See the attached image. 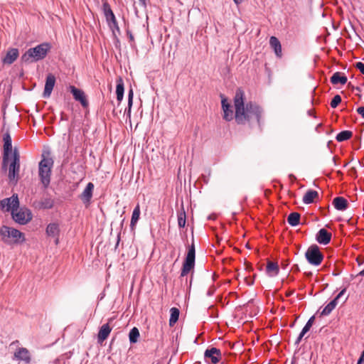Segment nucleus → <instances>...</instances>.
Returning <instances> with one entry per match:
<instances>
[{
	"instance_id": "f257e3e1",
	"label": "nucleus",
	"mask_w": 364,
	"mask_h": 364,
	"mask_svg": "<svg viewBox=\"0 0 364 364\" xmlns=\"http://www.w3.org/2000/svg\"><path fill=\"white\" fill-rule=\"evenodd\" d=\"M245 92L238 88L234 97L235 119L238 124H248L252 126L255 122L262 129L263 109L255 102H248L245 105Z\"/></svg>"
},
{
	"instance_id": "f03ea898",
	"label": "nucleus",
	"mask_w": 364,
	"mask_h": 364,
	"mask_svg": "<svg viewBox=\"0 0 364 364\" xmlns=\"http://www.w3.org/2000/svg\"><path fill=\"white\" fill-rule=\"evenodd\" d=\"M0 205L6 211H10L14 220L20 225H26L32 220V213L29 209L18 208L19 200L16 194L1 200Z\"/></svg>"
},
{
	"instance_id": "7ed1b4c3",
	"label": "nucleus",
	"mask_w": 364,
	"mask_h": 364,
	"mask_svg": "<svg viewBox=\"0 0 364 364\" xmlns=\"http://www.w3.org/2000/svg\"><path fill=\"white\" fill-rule=\"evenodd\" d=\"M20 153L16 147H14L12 156L7 157L4 161L2 157L1 169L3 171L8 172V178L9 181L16 185L20 179L21 168Z\"/></svg>"
},
{
	"instance_id": "20e7f679",
	"label": "nucleus",
	"mask_w": 364,
	"mask_h": 364,
	"mask_svg": "<svg viewBox=\"0 0 364 364\" xmlns=\"http://www.w3.org/2000/svg\"><path fill=\"white\" fill-rule=\"evenodd\" d=\"M51 46L48 43H43L34 48H31L26 50L21 57L22 63L29 64L38 62L46 58Z\"/></svg>"
},
{
	"instance_id": "39448f33",
	"label": "nucleus",
	"mask_w": 364,
	"mask_h": 364,
	"mask_svg": "<svg viewBox=\"0 0 364 364\" xmlns=\"http://www.w3.org/2000/svg\"><path fill=\"white\" fill-rule=\"evenodd\" d=\"M0 237L4 244L10 246L21 245L26 241L23 232L6 225H2L0 228Z\"/></svg>"
},
{
	"instance_id": "423d86ee",
	"label": "nucleus",
	"mask_w": 364,
	"mask_h": 364,
	"mask_svg": "<svg viewBox=\"0 0 364 364\" xmlns=\"http://www.w3.org/2000/svg\"><path fill=\"white\" fill-rule=\"evenodd\" d=\"M53 164L52 158L44 156L38 164V176L44 188H47L50 185Z\"/></svg>"
},
{
	"instance_id": "0eeeda50",
	"label": "nucleus",
	"mask_w": 364,
	"mask_h": 364,
	"mask_svg": "<svg viewBox=\"0 0 364 364\" xmlns=\"http://www.w3.org/2000/svg\"><path fill=\"white\" fill-rule=\"evenodd\" d=\"M102 11L109 28L112 30L113 35L116 36V32L120 33V29L116 17L107 1L103 2Z\"/></svg>"
},
{
	"instance_id": "6e6552de",
	"label": "nucleus",
	"mask_w": 364,
	"mask_h": 364,
	"mask_svg": "<svg viewBox=\"0 0 364 364\" xmlns=\"http://www.w3.org/2000/svg\"><path fill=\"white\" fill-rule=\"evenodd\" d=\"M196 259V250L194 242L189 246L181 272V277L187 275L194 268Z\"/></svg>"
},
{
	"instance_id": "1a4fd4ad",
	"label": "nucleus",
	"mask_w": 364,
	"mask_h": 364,
	"mask_svg": "<svg viewBox=\"0 0 364 364\" xmlns=\"http://www.w3.org/2000/svg\"><path fill=\"white\" fill-rule=\"evenodd\" d=\"M305 257L310 264L318 266L323 259V255L320 251L317 245H311L306 251Z\"/></svg>"
},
{
	"instance_id": "9d476101",
	"label": "nucleus",
	"mask_w": 364,
	"mask_h": 364,
	"mask_svg": "<svg viewBox=\"0 0 364 364\" xmlns=\"http://www.w3.org/2000/svg\"><path fill=\"white\" fill-rule=\"evenodd\" d=\"M3 154L4 161L7 159V157L12 156L13 147H12V139L9 129L6 131L3 134Z\"/></svg>"
},
{
	"instance_id": "9b49d317",
	"label": "nucleus",
	"mask_w": 364,
	"mask_h": 364,
	"mask_svg": "<svg viewBox=\"0 0 364 364\" xmlns=\"http://www.w3.org/2000/svg\"><path fill=\"white\" fill-rule=\"evenodd\" d=\"M68 89L72 93L75 100L79 102L84 108L88 107L89 102L87 100L85 93L83 90L78 89L73 85H70Z\"/></svg>"
},
{
	"instance_id": "f8f14e48",
	"label": "nucleus",
	"mask_w": 364,
	"mask_h": 364,
	"mask_svg": "<svg viewBox=\"0 0 364 364\" xmlns=\"http://www.w3.org/2000/svg\"><path fill=\"white\" fill-rule=\"evenodd\" d=\"M346 288L343 289L338 295L330 301L321 311V316H328L336 307L338 304V299L346 293Z\"/></svg>"
},
{
	"instance_id": "ddd939ff",
	"label": "nucleus",
	"mask_w": 364,
	"mask_h": 364,
	"mask_svg": "<svg viewBox=\"0 0 364 364\" xmlns=\"http://www.w3.org/2000/svg\"><path fill=\"white\" fill-rule=\"evenodd\" d=\"M205 358H210L213 364H217L221 359V351L220 349L212 347L208 348L204 353Z\"/></svg>"
},
{
	"instance_id": "4468645a",
	"label": "nucleus",
	"mask_w": 364,
	"mask_h": 364,
	"mask_svg": "<svg viewBox=\"0 0 364 364\" xmlns=\"http://www.w3.org/2000/svg\"><path fill=\"white\" fill-rule=\"evenodd\" d=\"M94 190V184L91 182L88 183L82 191V193L80 196V198L86 205H89L91 202V199L92 198Z\"/></svg>"
},
{
	"instance_id": "2eb2a0df",
	"label": "nucleus",
	"mask_w": 364,
	"mask_h": 364,
	"mask_svg": "<svg viewBox=\"0 0 364 364\" xmlns=\"http://www.w3.org/2000/svg\"><path fill=\"white\" fill-rule=\"evenodd\" d=\"M55 76L52 74H48L46 77L44 91L43 93V97L44 98H48L50 96L51 92L55 86Z\"/></svg>"
},
{
	"instance_id": "dca6fc26",
	"label": "nucleus",
	"mask_w": 364,
	"mask_h": 364,
	"mask_svg": "<svg viewBox=\"0 0 364 364\" xmlns=\"http://www.w3.org/2000/svg\"><path fill=\"white\" fill-rule=\"evenodd\" d=\"M331 237L332 235L330 232L324 228H321L317 232L316 240L319 244L326 245L330 242Z\"/></svg>"
},
{
	"instance_id": "f3484780",
	"label": "nucleus",
	"mask_w": 364,
	"mask_h": 364,
	"mask_svg": "<svg viewBox=\"0 0 364 364\" xmlns=\"http://www.w3.org/2000/svg\"><path fill=\"white\" fill-rule=\"evenodd\" d=\"M14 358L19 361H24L26 363L31 362V355L26 348H19L14 353Z\"/></svg>"
},
{
	"instance_id": "a211bd4d",
	"label": "nucleus",
	"mask_w": 364,
	"mask_h": 364,
	"mask_svg": "<svg viewBox=\"0 0 364 364\" xmlns=\"http://www.w3.org/2000/svg\"><path fill=\"white\" fill-rule=\"evenodd\" d=\"M54 205L55 201L50 197L43 198L41 200L34 203V205L36 208L43 210L51 209L53 208Z\"/></svg>"
},
{
	"instance_id": "6ab92c4d",
	"label": "nucleus",
	"mask_w": 364,
	"mask_h": 364,
	"mask_svg": "<svg viewBox=\"0 0 364 364\" xmlns=\"http://www.w3.org/2000/svg\"><path fill=\"white\" fill-rule=\"evenodd\" d=\"M18 55L19 51L18 48H9L2 62L4 64L11 65L18 58Z\"/></svg>"
},
{
	"instance_id": "aec40b11",
	"label": "nucleus",
	"mask_w": 364,
	"mask_h": 364,
	"mask_svg": "<svg viewBox=\"0 0 364 364\" xmlns=\"http://www.w3.org/2000/svg\"><path fill=\"white\" fill-rule=\"evenodd\" d=\"M221 104L223 110V119L228 122L231 121L234 117L231 105L225 98L222 100Z\"/></svg>"
},
{
	"instance_id": "412c9836",
	"label": "nucleus",
	"mask_w": 364,
	"mask_h": 364,
	"mask_svg": "<svg viewBox=\"0 0 364 364\" xmlns=\"http://www.w3.org/2000/svg\"><path fill=\"white\" fill-rule=\"evenodd\" d=\"M112 331V328L109 326V323H105L101 326L97 335V341L100 343H102L107 338L109 333Z\"/></svg>"
},
{
	"instance_id": "4be33fe9",
	"label": "nucleus",
	"mask_w": 364,
	"mask_h": 364,
	"mask_svg": "<svg viewBox=\"0 0 364 364\" xmlns=\"http://www.w3.org/2000/svg\"><path fill=\"white\" fill-rule=\"evenodd\" d=\"M46 233L48 237H57L60 236V228L57 223H49L46 229Z\"/></svg>"
},
{
	"instance_id": "5701e85b",
	"label": "nucleus",
	"mask_w": 364,
	"mask_h": 364,
	"mask_svg": "<svg viewBox=\"0 0 364 364\" xmlns=\"http://www.w3.org/2000/svg\"><path fill=\"white\" fill-rule=\"evenodd\" d=\"M279 267L277 262L268 261L266 267V273L269 277H274L279 274Z\"/></svg>"
},
{
	"instance_id": "b1692460",
	"label": "nucleus",
	"mask_w": 364,
	"mask_h": 364,
	"mask_svg": "<svg viewBox=\"0 0 364 364\" xmlns=\"http://www.w3.org/2000/svg\"><path fill=\"white\" fill-rule=\"evenodd\" d=\"M334 208L339 211L346 210L348 208V204L347 200L343 197H336L332 202Z\"/></svg>"
},
{
	"instance_id": "393cba45",
	"label": "nucleus",
	"mask_w": 364,
	"mask_h": 364,
	"mask_svg": "<svg viewBox=\"0 0 364 364\" xmlns=\"http://www.w3.org/2000/svg\"><path fill=\"white\" fill-rule=\"evenodd\" d=\"M269 44L271 48L274 49L276 55L279 58L282 57V46L279 39L275 36H271Z\"/></svg>"
},
{
	"instance_id": "a878e982",
	"label": "nucleus",
	"mask_w": 364,
	"mask_h": 364,
	"mask_svg": "<svg viewBox=\"0 0 364 364\" xmlns=\"http://www.w3.org/2000/svg\"><path fill=\"white\" fill-rule=\"evenodd\" d=\"M347 80L348 79L345 76V75L340 72L334 73L330 80L331 82L333 85H337L338 83L341 85H345L347 82Z\"/></svg>"
},
{
	"instance_id": "bb28decb",
	"label": "nucleus",
	"mask_w": 364,
	"mask_h": 364,
	"mask_svg": "<svg viewBox=\"0 0 364 364\" xmlns=\"http://www.w3.org/2000/svg\"><path fill=\"white\" fill-rule=\"evenodd\" d=\"M318 197V193L314 190H308L303 196L302 201L304 204L314 203L315 198Z\"/></svg>"
},
{
	"instance_id": "cd10ccee",
	"label": "nucleus",
	"mask_w": 364,
	"mask_h": 364,
	"mask_svg": "<svg viewBox=\"0 0 364 364\" xmlns=\"http://www.w3.org/2000/svg\"><path fill=\"white\" fill-rule=\"evenodd\" d=\"M124 82L121 77H119L117 80V87H116V94H117V100L119 102L123 100L124 97Z\"/></svg>"
},
{
	"instance_id": "c85d7f7f",
	"label": "nucleus",
	"mask_w": 364,
	"mask_h": 364,
	"mask_svg": "<svg viewBox=\"0 0 364 364\" xmlns=\"http://www.w3.org/2000/svg\"><path fill=\"white\" fill-rule=\"evenodd\" d=\"M300 214L296 212H293L288 215L287 222L292 226H297L300 223Z\"/></svg>"
},
{
	"instance_id": "c756f323",
	"label": "nucleus",
	"mask_w": 364,
	"mask_h": 364,
	"mask_svg": "<svg viewBox=\"0 0 364 364\" xmlns=\"http://www.w3.org/2000/svg\"><path fill=\"white\" fill-rule=\"evenodd\" d=\"M179 309L176 307H172L170 309V318H169V326H173L178 320L179 318Z\"/></svg>"
},
{
	"instance_id": "7c9ffc66",
	"label": "nucleus",
	"mask_w": 364,
	"mask_h": 364,
	"mask_svg": "<svg viewBox=\"0 0 364 364\" xmlns=\"http://www.w3.org/2000/svg\"><path fill=\"white\" fill-rule=\"evenodd\" d=\"M140 216V206L137 204L133 210L130 226L133 228L139 219Z\"/></svg>"
},
{
	"instance_id": "2f4dec72",
	"label": "nucleus",
	"mask_w": 364,
	"mask_h": 364,
	"mask_svg": "<svg viewBox=\"0 0 364 364\" xmlns=\"http://www.w3.org/2000/svg\"><path fill=\"white\" fill-rule=\"evenodd\" d=\"M352 135L353 132L351 131H342L336 135V139L338 142L344 141L349 139L352 136Z\"/></svg>"
},
{
	"instance_id": "473e14b6",
	"label": "nucleus",
	"mask_w": 364,
	"mask_h": 364,
	"mask_svg": "<svg viewBox=\"0 0 364 364\" xmlns=\"http://www.w3.org/2000/svg\"><path fill=\"white\" fill-rule=\"evenodd\" d=\"M139 331L136 327L132 328L129 333L130 343H136L139 338Z\"/></svg>"
},
{
	"instance_id": "72a5a7b5",
	"label": "nucleus",
	"mask_w": 364,
	"mask_h": 364,
	"mask_svg": "<svg viewBox=\"0 0 364 364\" xmlns=\"http://www.w3.org/2000/svg\"><path fill=\"white\" fill-rule=\"evenodd\" d=\"M178 225L180 228H184L186 225V213L183 209L178 213Z\"/></svg>"
},
{
	"instance_id": "f704fd0d",
	"label": "nucleus",
	"mask_w": 364,
	"mask_h": 364,
	"mask_svg": "<svg viewBox=\"0 0 364 364\" xmlns=\"http://www.w3.org/2000/svg\"><path fill=\"white\" fill-rule=\"evenodd\" d=\"M341 102V97L339 95H336L333 97L331 102V107L336 108Z\"/></svg>"
},
{
	"instance_id": "c9c22d12",
	"label": "nucleus",
	"mask_w": 364,
	"mask_h": 364,
	"mask_svg": "<svg viewBox=\"0 0 364 364\" xmlns=\"http://www.w3.org/2000/svg\"><path fill=\"white\" fill-rule=\"evenodd\" d=\"M127 35L129 39V41L131 42V46H133L134 45L135 42H134V37L132 31L129 30H127Z\"/></svg>"
},
{
	"instance_id": "e433bc0d",
	"label": "nucleus",
	"mask_w": 364,
	"mask_h": 364,
	"mask_svg": "<svg viewBox=\"0 0 364 364\" xmlns=\"http://www.w3.org/2000/svg\"><path fill=\"white\" fill-rule=\"evenodd\" d=\"M355 67L358 69L363 75H364V63L362 62H358L355 63Z\"/></svg>"
},
{
	"instance_id": "4c0bfd02",
	"label": "nucleus",
	"mask_w": 364,
	"mask_h": 364,
	"mask_svg": "<svg viewBox=\"0 0 364 364\" xmlns=\"http://www.w3.org/2000/svg\"><path fill=\"white\" fill-rule=\"evenodd\" d=\"M133 97H134L133 90H132V89H130L129 90V93H128V103H129L130 105H132V103H133Z\"/></svg>"
},
{
	"instance_id": "58836bf2",
	"label": "nucleus",
	"mask_w": 364,
	"mask_h": 364,
	"mask_svg": "<svg viewBox=\"0 0 364 364\" xmlns=\"http://www.w3.org/2000/svg\"><path fill=\"white\" fill-rule=\"evenodd\" d=\"M311 328V326L307 325L306 323L305 326H304V328H302V330H301L300 333L301 335L304 336L310 330Z\"/></svg>"
},
{
	"instance_id": "ea45409f",
	"label": "nucleus",
	"mask_w": 364,
	"mask_h": 364,
	"mask_svg": "<svg viewBox=\"0 0 364 364\" xmlns=\"http://www.w3.org/2000/svg\"><path fill=\"white\" fill-rule=\"evenodd\" d=\"M311 328V326L307 325L306 323L305 326H304V328H302V330H301L300 333L301 335L304 336L310 330Z\"/></svg>"
},
{
	"instance_id": "a19ab883",
	"label": "nucleus",
	"mask_w": 364,
	"mask_h": 364,
	"mask_svg": "<svg viewBox=\"0 0 364 364\" xmlns=\"http://www.w3.org/2000/svg\"><path fill=\"white\" fill-rule=\"evenodd\" d=\"M311 328V326L307 325L306 323L305 326H304V328H302V330H301L300 333L301 335L304 336L310 330Z\"/></svg>"
},
{
	"instance_id": "79ce46f5",
	"label": "nucleus",
	"mask_w": 364,
	"mask_h": 364,
	"mask_svg": "<svg viewBox=\"0 0 364 364\" xmlns=\"http://www.w3.org/2000/svg\"><path fill=\"white\" fill-rule=\"evenodd\" d=\"M132 106V105H130L129 103H128V106L125 109V111H124V113L127 114V117H129V118L131 117Z\"/></svg>"
},
{
	"instance_id": "37998d69",
	"label": "nucleus",
	"mask_w": 364,
	"mask_h": 364,
	"mask_svg": "<svg viewBox=\"0 0 364 364\" xmlns=\"http://www.w3.org/2000/svg\"><path fill=\"white\" fill-rule=\"evenodd\" d=\"M357 364H364V350L361 353V355L358 360Z\"/></svg>"
},
{
	"instance_id": "c03bdc74",
	"label": "nucleus",
	"mask_w": 364,
	"mask_h": 364,
	"mask_svg": "<svg viewBox=\"0 0 364 364\" xmlns=\"http://www.w3.org/2000/svg\"><path fill=\"white\" fill-rule=\"evenodd\" d=\"M304 336L299 333V336L297 337V338L296 339V341L294 342V345L298 346L300 343V342L301 341Z\"/></svg>"
},
{
	"instance_id": "a18cd8bd",
	"label": "nucleus",
	"mask_w": 364,
	"mask_h": 364,
	"mask_svg": "<svg viewBox=\"0 0 364 364\" xmlns=\"http://www.w3.org/2000/svg\"><path fill=\"white\" fill-rule=\"evenodd\" d=\"M357 112L362 116V117L364 119V107H359L357 109Z\"/></svg>"
},
{
	"instance_id": "49530a36",
	"label": "nucleus",
	"mask_w": 364,
	"mask_h": 364,
	"mask_svg": "<svg viewBox=\"0 0 364 364\" xmlns=\"http://www.w3.org/2000/svg\"><path fill=\"white\" fill-rule=\"evenodd\" d=\"M315 320V316H312L309 318V319L307 321L306 324L312 326Z\"/></svg>"
},
{
	"instance_id": "de8ad7c7",
	"label": "nucleus",
	"mask_w": 364,
	"mask_h": 364,
	"mask_svg": "<svg viewBox=\"0 0 364 364\" xmlns=\"http://www.w3.org/2000/svg\"><path fill=\"white\" fill-rule=\"evenodd\" d=\"M139 4L144 6V7H146V1L147 0H139Z\"/></svg>"
},
{
	"instance_id": "09e8293b",
	"label": "nucleus",
	"mask_w": 364,
	"mask_h": 364,
	"mask_svg": "<svg viewBox=\"0 0 364 364\" xmlns=\"http://www.w3.org/2000/svg\"><path fill=\"white\" fill-rule=\"evenodd\" d=\"M119 240H120V236H119V234L117 236V244L115 245V247L117 248V246L119 245Z\"/></svg>"
},
{
	"instance_id": "8fccbe9b",
	"label": "nucleus",
	"mask_w": 364,
	"mask_h": 364,
	"mask_svg": "<svg viewBox=\"0 0 364 364\" xmlns=\"http://www.w3.org/2000/svg\"><path fill=\"white\" fill-rule=\"evenodd\" d=\"M243 0H233V1L237 4H240L242 2Z\"/></svg>"
},
{
	"instance_id": "3c124183",
	"label": "nucleus",
	"mask_w": 364,
	"mask_h": 364,
	"mask_svg": "<svg viewBox=\"0 0 364 364\" xmlns=\"http://www.w3.org/2000/svg\"><path fill=\"white\" fill-rule=\"evenodd\" d=\"M213 294V291H211V290H208V292H207V295L210 296Z\"/></svg>"
},
{
	"instance_id": "603ef678",
	"label": "nucleus",
	"mask_w": 364,
	"mask_h": 364,
	"mask_svg": "<svg viewBox=\"0 0 364 364\" xmlns=\"http://www.w3.org/2000/svg\"><path fill=\"white\" fill-rule=\"evenodd\" d=\"M358 275L364 277V269L358 273Z\"/></svg>"
},
{
	"instance_id": "864d4df0",
	"label": "nucleus",
	"mask_w": 364,
	"mask_h": 364,
	"mask_svg": "<svg viewBox=\"0 0 364 364\" xmlns=\"http://www.w3.org/2000/svg\"><path fill=\"white\" fill-rule=\"evenodd\" d=\"M348 87H351L353 90H354V89H355V87H354L353 85H351V82H348Z\"/></svg>"
},
{
	"instance_id": "5fc2aeb1",
	"label": "nucleus",
	"mask_w": 364,
	"mask_h": 364,
	"mask_svg": "<svg viewBox=\"0 0 364 364\" xmlns=\"http://www.w3.org/2000/svg\"><path fill=\"white\" fill-rule=\"evenodd\" d=\"M54 238H55V244L57 245V244L58 243V242H59V237H54Z\"/></svg>"
},
{
	"instance_id": "6e6d98bb",
	"label": "nucleus",
	"mask_w": 364,
	"mask_h": 364,
	"mask_svg": "<svg viewBox=\"0 0 364 364\" xmlns=\"http://www.w3.org/2000/svg\"><path fill=\"white\" fill-rule=\"evenodd\" d=\"M18 343V341H13L11 345H14V344Z\"/></svg>"
},
{
	"instance_id": "4d7b16f0",
	"label": "nucleus",
	"mask_w": 364,
	"mask_h": 364,
	"mask_svg": "<svg viewBox=\"0 0 364 364\" xmlns=\"http://www.w3.org/2000/svg\"><path fill=\"white\" fill-rule=\"evenodd\" d=\"M355 89L356 90H358V91H360V87H355Z\"/></svg>"
},
{
	"instance_id": "13d9d810",
	"label": "nucleus",
	"mask_w": 364,
	"mask_h": 364,
	"mask_svg": "<svg viewBox=\"0 0 364 364\" xmlns=\"http://www.w3.org/2000/svg\"><path fill=\"white\" fill-rule=\"evenodd\" d=\"M294 326V323H291V324L290 325V327H291V328H292Z\"/></svg>"
},
{
	"instance_id": "bf43d9fd",
	"label": "nucleus",
	"mask_w": 364,
	"mask_h": 364,
	"mask_svg": "<svg viewBox=\"0 0 364 364\" xmlns=\"http://www.w3.org/2000/svg\"><path fill=\"white\" fill-rule=\"evenodd\" d=\"M307 275L311 276V275H312V273L311 272L307 273Z\"/></svg>"
}]
</instances>
